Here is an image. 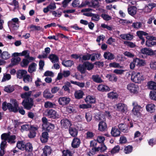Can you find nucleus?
I'll return each instance as SVG.
<instances>
[{
	"mask_svg": "<svg viewBox=\"0 0 156 156\" xmlns=\"http://www.w3.org/2000/svg\"><path fill=\"white\" fill-rule=\"evenodd\" d=\"M32 93L31 91L26 92L21 94V97L22 98H24L22 102V105L24 108L27 109H31L34 105V101L32 99L29 98Z\"/></svg>",
	"mask_w": 156,
	"mask_h": 156,
	"instance_id": "f257e3e1",
	"label": "nucleus"
},
{
	"mask_svg": "<svg viewBox=\"0 0 156 156\" xmlns=\"http://www.w3.org/2000/svg\"><path fill=\"white\" fill-rule=\"evenodd\" d=\"M10 102L14 106L10 103H7L4 102L2 105V108L4 111H6L7 108L10 111L15 112H17L18 108V104L17 101L15 99H11Z\"/></svg>",
	"mask_w": 156,
	"mask_h": 156,
	"instance_id": "f03ea898",
	"label": "nucleus"
},
{
	"mask_svg": "<svg viewBox=\"0 0 156 156\" xmlns=\"http://www.w3.org/2000/svg\"><path fill=\"white\" fill-rule=\"evenodd\" d=\"M131 80L136 83H140L145 79V77L142 73L133 71L131 73Z\"/></svg>",
	"mask_w": 156,
	"mask_h": 156,
	"instance_id": "7ed1b4c3",
	"label": "nucleus"
},
{
	"mask_svg": "<svg viewBox=\"0 0 156 156\" xmlns=\"http://www.w3.org/2000/svg\"><path fill=\"white\" fill-rule=\"evenodd\" d=\"M19 19L17 18H13L8 22V26L11 31L17 30L19 27Z\"/></svg>",
	"mask_w": 156,
	"mask_h": 156,
	"instance_id": "20e7f679",
	"label": "nucleus"
},
{
	"mask_svg": "<svg viewBox=\"0 0 156 156\" xmlns=\"http://www.w3.org/2000/svg\"><path fill=\"white\" fill-rule=\"evenodd\" d=\"M132 105L133 106L132 110L133 114L137 117H140L141 115V112L142 109V107L135 101L133 102Z\"/></svg>",
	"mask_w": 156,
	"mask_h": 156,
	"instance_id": "39448f33",
	"label": "nucleus"
},
{
	"mask_svg": "<svg viewBox=\"0 0 156 156\" xmlns=\"http://www.w3.org/2000/svg\"><path fill=\"white\" fill-rule=\"evenodd\" d=\"M43 122L42 124V129L48 131H51L54 128L55 126L54 124L48 122L47 119L45 117L42 118V119Z\"/></svg>",
	"mask_w": 156,
	"mask_h": 156,
	"instance_id": "423d86ee",
	"label": "nucleus"
},
{
	"mask_svg": "<svg viewBox=\"0 0 156 156\" xmlns=\"http://www.w3.org/2000/svg\"><path fill=\"white\" fill-rule=\"evenodd\" d=\"M1 139H6L8 142L10 144L14 143L16 142V137L15 135L10 136L9 133H4L1 136Z\"/></svg>",
	"mask_w": 156,
	"mask_h": 156,
	"instance_id": "0eeeda50",
	"label": "nucleus"
},
{
	"mask_svg": "<svg viewBox=\"0 0 156 156\" xmlns=\"http://www.w3.org/2000/svg\"><path fill=\"white\" fill-rule=\"evenodd\" d=\"M127 88L131 94H137L139 90L138 85L133 83L128 84L127 86Z\"/></svg>",
	"mask_w": 156,
	"mask_h": 156,
	"instance_id": "6e6552de",
	"label": "nucleus"
},
{
	"mask_svg": "<svg viewBox=\"0 0 156 156\" xmlns=\"http://www.w3.org/2000/svg\"><path fill=\"white\" fill-rule=\"evenodd\" d=\"M114 108L116 111L122 113H126L127 110V106L122 103H119L115 105Z\"/></svg>",
	"mask_w": 156,
	"mask_h": 156,
	"instance_id": "1a4fd4ad",
	"label": "nucleus"
},
{
	"mask_svg": "<svg viewBox=\"0 0 156 156\" xmlns=\"http://www.w3.org/2000/svg\"><path fill=\"white\" fill-rule=\"evenodd\" d=\"M46 115L49 117L55 119L59 118V115L58 113L53 109L48 110L45 112Z\"/></svg>",
	"mask_w": 156,
	"mask_h": 156,
	"instance_id": "9d476101",
	"label": "nucleus"
},
{
	"mask_svg": "<svg viewBox=\"0 0 156 156\" xmlns=\"http://www.w3.org/2000/svg\"><path fill=\"white\" fill-rule=\"evenodd\" d=\"M70 101V98L66 97H61L59 98L58 100L59 105L62 106L67 105L69 103Z\"/></svg>",
	"mask_w": 156,
	"mask_h": 156,
	"instance_id": "9b49d317",
	"label": "nucleus"
},
{
	"mask_svg": "<svg viewBox=\"0 0 156 156\" xmlns=\"http://www.w3.org/2000/svg\"><path fill=\"white\" fill-rule=\"evenodd\" d=\"M99 120H102V121L100 122L98 124V129L101 131H105L107 128V125L105 122L104 121L105 117H102L101 118L100 117H99Z\"/></svg>",
	"mask_w": 156,
	"mask_h": 156,
	"instance_id": "f8f14e48",
	"label": "nucleus"
},
{
	"mask_svg": "<svg viewBox=\"0 0 156 156\" xmlns=\"http://www.w3.org/2000/svg\"><path fill=\"white\" fill-rule=\"evenodd\" d=\"M134 59L136 66L139 67L144 66L146 65V62L145 60L135 58Z\"/></svg>",
	"mask_w": 156,
	"mask_h": 156,
	"instance_id": "ddd939ff",
	"label": "nucleus"
},
{
	"mask_svg": "<svg viewBox=\"0 0 156 156\" xmlns=\"http://www.w3.org/2000/svg\"><path fill=\"white\" fill-rule=\"evenodd\" d=\"M70 72L69 70L64 71L62 73H58L57 79L58 80H60L63 76L67 77L70 75Z\"/></svg>",
	"mask_w": 156,
	"mask_h": 156,
	"instance_id": "4468645a",
	"label": "nucleus"
},
{
	"mask_svg": "<svg viewBox=\"0 0 156 156\" xmlns=\"http://www.w3.org/2000/svg\"><path fill=\"white\" fill-rule=\"evenodd\" d=\"M140 52L144 55H153V50L150 48H143L141 49Z\"/></svg>",
	"mask_w": 156,
	"mask_h": 156,
	"instance_id": "2eb2a0df",
	"label": "nucleus"
},
{
	"mask_svg": "<svg viewBox=\"0 0 156 156\" xmlns=\"http://www.w3.org/2000/svg\"><path fill=\"white\" fill-rule=\"evenodd\" d=\"M84 93L82 90H76L74 93L75 98L77 99H80L83 98Z\"/></svg>",
	"mask_w": 156,
	"mask_h": 156,
	"instance_id": "dca6fc26",
	"label": "nucleus"
},
{
	"mask_svg": "<svg viewBox=\"0 0 156 156\" xmlns=\"http://www.w3.org/2000/svg\"><path fill=\"white\" fill-rule=\"evenodd\" d=\"M61 124L62 127L65 128H68L71 125V122L67 119H62L61 121Z\"/></svg>",
	"mask_w": 156,
	"mask_h": 156,
	"instance_id": "f3484780",
	"label": "nucleus"
},
{
	"mask_svg": "<svg viewBox=\"0 0 156 156\" xmlns=\"http://www.w3.org/2000/svg\"><path fill=\"white\" fill-rule=\"evenodd\" d=\"M85 101L87 103L93 104L96 102V100L94 96L88 95L86 97Z\"/></svg>",
	"mask_w": 156,
	"mask_h": 156,
	"instance_id": "a211bd4d",
	"label": "nucleus"
},
{
	"mask_svg": "<svg viewBox=\"0 0 156 156\" xmlns=\"http://www.w3.org/2000/svg\"><path fill=\"white\" fill-rule=\"evenodd\" d=\"M51 151L50 147L45 146L43 149V152L41 156H47L50 155L51 153Z\"/></svg>",
	"mask_w": 156,
	"mask_h": 156,
	"instance_id": "6ab92c4d",
	"label": "nucleus"
},
{
	"mask_svg": "<svg viewBox=\"0 0 156 156\" xmlns=\"http://www.w3.org/2000/svg\"><path fill=\"white\" fill-rule=\"evenodd\" d=\"M80 143V140L78 138H74L72 142L71 145L72 147L76 148L78 147Z\"/></svg>",
	"mask_w": 156,
	"mask_h": 156,
	"instance_id": "aec40b11",
	"label": "nucleus"
},
{
	"mask_svg": "<svg viewBox=\"0 0 156 156\" xmlns=\"http://www.w3.org/2000/svg\"><path fill=\"white\" fill-rule=\"evenodd\" d=\"M37 67V64L33 62L30 64L29 66L28 71L30 73H32L36 71Z\"/></svg>",
	"mask_w": 156,
	"mask_h": 156,
	"instance_id": "412c9836",
	"label": "nucleus"
},
{
	"mask_svg": "<svg viewBox=\"0 0 156 156\" xmlns=\"http://www.w3.org/2000/svg\"><path fill=\"white\" fill-rule=\"evenodd\" d=\"M146 109L149 112L154 113L155 110V106L153 104H148L146 106Z\"/></svg>",
	"mask_w": 156,
	"mask_h": 156,
	"instance_id": "4be33fe9",
	"label": "nucleus"
},
{
	"mask_svg": "<svg viewBox=\"0 0 156 156\" xmlns=\"http://www.w3.org/2000/svg\"><path fill=\"white\" fill-rule=\"evenodd\" d=\"M156 6V4L154 3L149 4L148 5H146L143 9L145 12H149L151 11L152 9Z\"/></svg>",
	"mask_w": 156,
	"mask_h": 156,
	"instance_id": "5701e85b",
	"label": "nucleus"
},
{
	"mask_svg": "<svg viewBox=\"0 0 156 156\" xmlns=\"http://www.w3.org/2000/svg\"><path fill=\"white\" fill-rule=\"evenodd\" d=\"M97 89L100 91H108L110 90V88L108 86L103 84H100L98 87Z\"/></svg>",
	"mask_w": 156,
	"mask_h": 156,
	"instance_id": "b1692460",
	"label": "nucleus"
},
{
	"mask_svg": "<svg viewBox=\"0 0 156 156\" xmlns=\"http://www.w3.org/2000/svg\"><path fill=\"white\" fill-rule=\"evenodd\" d=\"M104 57L105 59L108 60H113L115 58L114 55L108 51L105 52L104 53Z\"/></svg>",
	"mask_w": 156,
	"mask_h": 156,
	"instance_id": "393cba45",
	"label": "nucleus"
},
{
	"mask_svg": "<svg viewBox=\"0 0 156 156\" xmlns=\"http://www.w3.org/2000/svg\"><path fill=\"white\" fill-rule=\"evenodd\" d=\"M120 129L124 132H127L128 131V127L127 124L126 123H121L118 126Z\"/></svg>",
	"mask_w": 156,
	"mask_h": 156,
	"instance_id": "a878e982",
	"label": "nucleus"
},
{
	"mask_svg": "<svg viewBox=\"0 0 156 156\" xmlns=\"http://www.w3.org/2000/svg\"><path fill=\"white\" fill-rule=\"evenodd\" d=\"M111 133L112 135L115 137L119 136L120 134L119 130L115 127L112 128Z\"/></svg>",
	"mask_w": 156,
	"mask_h": 156,
	"instance_id": "bb28decb",
	"label": "nucleus"
},
{
	"mask_svg": "<svg viewBox=\"0 0 156 156\" xmlns=\"http://www.w3.org/2000/svg\"><path fill=\"white\" fill-rule=\"evenodd\" d=\"M48 135L47 132H44L42 133V135L41 137V140L42 143L46 142L48 140Z\"/></svg>",
	"mask_w": 156,
	"mask_h": 156,
	"instance_id": "cd10ccee",
	"label": "nucleus"
},
{
	"mask_svg": "<svg viewBox=\"0 0 156 156\" xmlns=\"http://www.w3.org/2000/svg\"><path fill=\"white\" fill-rule=\"evenodd\" d=\"M69 132L70 135L73 137L76 136L78 134L77 129L76 128L73 127H69Z\"/></svg>",
	"mask_w": 156,
	"mask_h": 156,
	"instance_id": "c85d7f7f",
	"label": "nucleus"
},
{
	"mask_svg": "<svg viewBox=\"0 0 156 156\" xmlns=\"http://www.w3.org/2000/svg\"><path fill=\"white\" fill-rule=\"evenodd\" d=\"M48 58L53 63L57 62L58 61V56L54 54H50L49 55Z\"/></svg>",
	"mask_w": 156,
	"mask_h": 156,
	"instance_id": "c756f323",
	"label": "nucleus"
},
{
	"mask_svg": "<svg viewBox=\"0 0 156 156\" xmlns=\"http://www.w3.org/2000/svg\"><path fill=\"white\" fill-rule=\"evenodd\" d=\"M136 8L134 6H131L128 8V11L129 14L131 16L135 15L136 12Z\"/></svg>",
	"mask_w": 156,
	"mask_h": 156,
	"instance_id": "7c9ffc66",
	"label": "nucleus"
},
{
	"mask_svg": "<svg viewBox=\"0 0 156 156\" xmlns=\"http://www.w3.org/2000/svg\"><path fill=\"white\" fill-rule=\"evenodd\" d=\"M120 37L122 39L127 40H131L133 38V35L130 34H122L120 35Z\"/></svg>",
	"mask_w": 156,
	"mask_h": 156,
	"instance_id": "2f4dec72",
	"label": "nucleus"
},
{
	"mask_svg": "<svg viewBox=\"0 0 156 156\" xmlns=\"http://www.w3.org/2000/svg\"><path fill=\"white\" fill-rule=\"evenodd\" d=\"M107 96L108 98L112 99H117L118 96L117 93L114 91H112L108 93Z\"/></svg>",
	"mask_w": 156,
	"mask_h": 156,
	"instance_id": "473e14b6",
	"label": "nucleus"
},
{
	"mask_svg": "<svg viewBox=\"0 0 156 156\" xmlns=\"http://www.w3.org/2000/svg\"><path fill=\"white\" fill-rule=\"evenodd\" d=\"M43 96L47 99H51L54 97V95L48 90H45L43 92Z\"/></svg>",
	"mask_w": 156,
	"mask_h": 156,
	"instance_id": "72a5a7b5",
	"label": "nucleus"
},
{
	"mask_svg": "<svg viewBox=\"0 0 156 156\" xmlns=\"http://www.w3.org/2000/svg\"><path fill=\"white\" fill-rule=\"evenodd\" d=\"M25 144L23 141H19L17 143L16 147L19 149L23 151L25 150Z\"/></svg>",
	"mask_w": 156,
	"mask_h": 156,
	"instance_id": "f704fd0d",
	"label": "nucleus"
},
{
	"mask_svg": "<svg viewBox=\"0 0 156 156\" xmlns=\"http://www.w3.org/2000/svg\"><path fill=\"white\" fill-rule=\"evenodd\" d=\"M10 57V54L7 51H3L1 55V57L3 59L6 60Z\"/></svg>",
	"mask_w": 156,
	"mask_h": 156,
	"instance_id": "c9c22d12",
	"label": "nucleus"
},
{
	"mask_svg": "<svg viewBox=\"0 0 156 156\" xmlns=\"http://www.w3.org/2000/svg\"><path fill=\"white\" fill-rule=\"evenodd\" d=\"M27 73V72L25 70H19L17 73L18 77L19 78H21L23 76H24Z\"/></svg>",
	"mask_w": 156,
	"mask_h": 156,
	"instance_id": "e433bc0d",
	"label": "nucleus"
},
{
	"mask_svg": "<svg viewBox=\"0 0 156 156\" xmlns=\"http://www.w3.org/2000/svg\"><path fill=\"white\" fill-rule=\"evenodd\" d=\"M83 65L86 69L88 70H91L94 68V65L88 62H86L83 63Z\"/></svg>",
	"mask_w": 156,
	"mask_h": 156,
	"instance_id": "4c0bfd02",
	"label": "nucleus"
},
{
	"mask_svg": "<svg viewBox=\"0 0 156 156\" xmlns=\"http://www.w3.org/2000/svg\"><path fill=\"white\" fill-rule=\"evenodd\" d=\"M148 87L151 90H156V83L153 81H150L148 83Z\"/></svg>",
	"mask_w": 156,
	"mask_h": 156,
	"instance_id": "58836bf2",
	"label": "nucleus"
},
{
	"mask_svg": "<svg viewBox=\"0 0 156 156\" xmlns=\"http://www.w3.org/2000/svg\"><path fill=\"white\" fill-rule=\"evenodd\" d=\"M92 79L94 81L97 83H100L102 81L101 77L98 75L92 76Z\"/></svg>",
	"mask_w": 156,
	"mask_h": 156,
	"instance_id": "ea45409f",
	"label": "nucleus"
},
{
	"mask_svg": "<svg viewBox=\"0 0 156 156\" xmlns=\"http://www.w3.org/2000/svg\"><path fill=\"white\" fill-rule=\"evenodd\" d=\"M106 77L110 81L116 82L117 80V77L114 74H108L106 75Z\"/></svg>",
	"mask_w": 156,
	"mask_h": 156,
	"instance_id": "a19ab883",
	"label": "nucleus"
},
{
	"mask_svg": "<svg viewBox=\"0 0 156 156\" xmlns=\"http://www.w3.org/2000/svg\"><path fill=\"white\" fill-rule=\"evenodd\" d=\"M62 64L65 66L68 67L71 66L73 64V62L70 60L64 61L62 62Z\"/></svg>",
	"mask_w": 156,
	"mask_h": 156,
	"instance_id": "79ce46f5",
	"label": "nucleus"
},
{
	"mask_svg": "<svg viewBox=\"0 0 156 156\" xmlns=\"http://www.w3.org/2000/svg\"><path fill=\"white\" fill-rule=\"evenodd\" d=\"M107 149L106 146L104 144L101 145L100 147L95 148V151H100L101 152L104 151Z\"/></svg>",
	"mask_w": 156,
	"mask_h": 156,
	"instance_id": "37998d69",
	"label": "nucleus"
},
{
	"mask_svg": "<svg viewBox=\"0 0 156 156\" xmlns=\"http://www.w3.org/2000/svg\"><path fill=\"white\" fill-rule=\"evenodd\" d=\"M145 44L147 47H152L154 45H156V42L148 39L146 41Z\"/></svg>",
	"mask_w": 156,
	"mask_h": 156,
	"instance_id": "c03bdc74",
	"label": "nucleus"
},
{
	"mask_svg": "<svg viewBox=\"0 0 156 156\" xmlns=\"http://www.w3.org/2000/svg\"><path fill=\"white\" fill-rule=\"evenodd\" d=\"M55 105L54 103L49 101L45 102L44 105L46 108H53Z\"/></svg>",
	"mask_w": 156,
	"mask_h": 156,
	"instance_id": "a18cd8bd",
	"label": "nucleus"
},
{
	"mask_svg": "<svg viewBox=\"0 0 156 156\" xmlns=\"http://www.w3.org/2000/svg\"><path fill=\"white\" fill-rule=\"evenodd\" d=\"M142 23L140 22H136L133 23L132 25V27L136 29H139L142 27Z\"/></svg>",
	"mask_w": 156,
	"mask_h": 156,
	"instance_id": "49530a36",
	"label": "nucleus"
},
{
	"mask_svg": "<svg viewBox=\"0 0 156 156\" xmlns=\"http://www.w3.org/2000/svg\"><path fill=\"white\" fill-rule=\"evenodd\" d=\"M21 61V58L19 57L12 58L11 59V63L13 65H16L19 63Z\"/></svg>",
	"mask_w": 156,
	"mask_h": 156,
	"instance_id": "de8ad7c7",
	"label": "nucleus"
},
{
	"mask_svg": "<svg viewBox=\"0 0 156 156\" xmlns=\"http://www.w3.org/2000/svg\"><path fill=\"white\" fill-rule=\"evenodd\" d=\"M136 34L140 39L144 38L143 36H147L148 35L147 33L142 31H138L136 32Z\"/></svg>",
	"mask_w": 156,
	"mask_h": 156,
	"instance_id": "09e8293b",
	"label": "nucleus"
},
{
	"mask_svg": "<svg viewBox=\"0 0 156 156\" xmlns=\"http://www.w3.org/2000/svg\"><path fill=\"white\" fill-rule=\"evenodd\" d=\"M120 149V147L119 145H117L112 149L110 151V153L112 154H114L118 153Z\"/></svg>",
	"mask_w": 156,
	"mask_h": 156,
	"instance_id": "8fccbe9b",
	"label": "nucleus"
},
{
	"mask_svg": "<svg viewBox=\"0 0 156 156\" xmlns=\"http://www.w3.org/2000/svg\"><path fill=\"white\" fill-rule=\"evenodd\" d=\"M25 150L27 151H31L33 150V147L31 144L28 143L26 144Z\"/></svg>",
	"mask_w": 156,
	"mask_h": 156,
	"instance_id": "3c124183",
	"label": "nucleus"
},
{
	"mask_svg": "<svg viewBox=\"0 0 156 156\" xmlns=\"http://www.w3.org/2000/svg\"><path fill=\"white\" fill-rule=\"evenodd\" d=\"M77 68L78 70L81 73H85L86 68L84 66L83 63L82 65L81 64L79 65L77 67Z\"/></svg>",
	"mask_w": 156,
	"mask_h": 156,
	"instance_id": "603ef678",
	"label": "nucleus"
},
{
	"mask_svg": "<svg viewBox=\"0 0 156 156\" xmlns=\"http://www.w3.org/2000/svg\"><path fill=\"white\" fill-rule=\"evenodd\" d=\"M71 82L72 83L76 85L81 88L85 86V83L83 82H80L73 81H71Z\"/></svg>",
	"mask_w": 156,
	"mask_h": 156,
	"instance_id": "864d4df0",
	"label": "nucleus"
},
{
	"mask_svg": "<svg viewBox=\"0 0 156 156\" xmlns=\"http://www.w3.org/2000/svg\"><path fill=\"white\" fill-rule=\"evenodd\" d=\"M11 78L10 74H4L2 80V82H3L9 80Z\"/></svg>",
	"mask_w": 156,
	"mask_h": 156,
	"instance_id": "5fc2aeb1",
	"label": "nucleus"
},
{
	"mask_svg": "<svg viewBox=\"0 0 156 156\" xmlns=\"http://www.w3.org/2000/svg\"><path fill=\"white\" fill-rule=\"evenodd\" d=\"M109 66L110 67L115 68H121L122 66H120L118 63L115 62L111 63L109 64Z\"/></svg>",
	"mask_w": 156,
	"mask_h": 156,
	"instance_id": "6e6d98bb",
	"label": "nucleus"
},
{
	"mask_svg": "<svg viewBox=\"0 0 156 156\" xmlns=\"http://www.w3.org/2000/svg\"><path fill=\"white\" fill-rule=\"evenodd\" d=\"M29 63V61L26 59H23L20 63V65L23 67H26Z\"/></svg>",
	"mask_w": 156,
	"mask_h": 156,
	"instance_id": "4d7b16f0",
	"label": "nucleus"
},
{
	"mask_svg": "<svg viewBox=\"0 0 156 156\" xmlns=\"http://www.w3.org/2000/svg\"><path fill=\"white\" fill-rule=\"evenodd\" d=\"M4 90L6 92L10 93L12 92L14 90V88L13 87L8 85L5 87Z\"/></svg>",
	"mask_w": 156,
	"mask_h": 156,
	"instance_id": "13d9d810",
	"label": "nucleus"
},
{
	"mask_svg": "<svg viewBox=\"0 0 156 156\" xmlns=\"http://www.w3.org/2000/svg\"><path fill=\"white\" fill-rule=\"evenodd\" d=\"M79 108L81 109H87L91 108V105L90 104H82L79 105Z\"/></svg>",
	"mask_w": 156,
	"mask_h": 156,
	"instance_id": "bf43d9fd",
	"label": "nucleus"
},
{
	"mask_svg": "<svg viewBox=\"0 0 156 156\" xmlns=\"http://www.w3.org/2000/svg\"><path fill=\"white\" fill-rule=\"evenodd\" d=\"M2 141L0 145L1 151L3 150L4 152V148L7 143L6 141L7 140L4 139H2Z\"/></svg>",
	"mask_w": 156,
	"mask_h": 156,
	"instance_id": "052dcab7",
	"label": "nucleus"
},
{
	"mask_svg": "<svg viewBox=\"0 0 156 156\" xmlns=\"http://www.w3.org/2000/svg\"><path fill=\"white\" fill-rule=\"evenodd\" d=\"M23 81L25 83H28L32 81V79L30 76L28 75H26L23 77Z\"/></svg>",
	"mask_w": 156,
	"mask_h": 156,
	"instance_id": "680f3d73",
	"label": "nucleus"
},
{
	"mask_svg": "<svg viewBox=\"0 0 156 156\" xmlns=\"http://www.w3.org/2000/svg\"><path fill=\"white\" fill-rule=\"evenodd\" d=\"M132 150V147L129 145L125 147L124 150V152L126 154H127L131 152Z\"/></svg>",
	"mask_w": 156,
	"mask_h": 156,
	"instance_id": "e2e57ef3",
	"label": "nucleus"
},
{
	"mask_svg": "<svg viewBox=\"0 0 156 156\" xmlns=\"http://www.w3.org/2000/svg\"><path fill=\"white\" fill-rule=\"evenodd\" d=\"M101 16L104 20L106 21H108L112 19V17L111 16L104 13L102 14Z\"/></svg>",
	"mask_w": 156,
	"mask_h": 156,
	"instance_id": "0e129e2a",
	"label": "nucleus"
},
{
	"mask_svg": "<svg viewBox=\"0 0 156 156\" xmlns=\"http://www.w3.org/2000/svg\"><path fill=\"white\" fill-rule=\"evenodd\" d=\"M86 119L88 122H89L92 119V115L90 112H88L86 113L85 115Z\"/></svg>",
	"mask_w": 156,
	"mask_h": 156,
	"instance_id": "69168bd1",
	"label": "nucleus"
},
{
	"mask_svg": "<svg viewBox=\"0 0 156 156\" xmlns=\"http://www.w3.org/2000/svg\"><path fill=\"white\" fill-rule=\"evenodd\" d=\"M150 68L154 70H156V61H151L150 63Z\"/></svg>",
	"mask_w": 156,
	"mask_h": 156,
	"instance_id": "338daca9",
	"label": "nucleus"
},
{
	"mask_svg": "<svg viewBox=\"0 0 156 156\" xmlns=\"http://www.w3.org/2000/svg\"><path fill=\"white\" fill-rule=\"evenodd\" d=\"M62 156H72V154L69 150H64L62 152Z\"/></svg>",
	"mask_w": 156,
	"mask_h": 156,
	"instance_id": "774afa93",
	"label": "nucleus"
}]
</instances>
